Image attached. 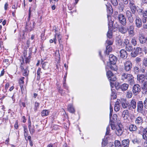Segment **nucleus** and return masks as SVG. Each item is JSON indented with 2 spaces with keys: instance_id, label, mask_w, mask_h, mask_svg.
I'll return each instance as SVG.
<instances>
[{
  "instance_id": "3c124183",
  "label": "nucleus",
  "mask_w": 147,
  "mask_h": 147,
  "mask_svg": "<svg viewBox=\"0 0 147 147\" xmlns=\"http://www.w3.org/2000/svg\"><path fill=\"white\" fill-rule=\"evenodd\" d=\"M142 65L145 67H147V58H145L142 61Z\"/></svg>"
},
{
  "instance_id": "b1692460",
  "label": "nucleus",
  "mask_w": 147,
  "mask_h": 147,
  "mask_svg": "<svg viewBox=\"0 0 147 147\" xmlns=\"http://www.w3.org/2000/svg\"><path fill=\"white\" fill-rule=\"evenodd\" d=\"M120 106L119 101H117L115 103L114 110L116 112L119 111L120 109Z\"/></svg>"
},
{
  "instance_id": "72a5a7b5",
  "label": "nucleus",
  "mask_w": 147,
  "mask_h": 147,
  "mask_svg": "<svg viewBox=\"0 0 147 147\" xmlns=\"http://www.w3.org/2000/svg\"><path fill=\"white\" fill-rule=\"evenodd\" d=\"M107 7V11L108 13L109 14H112L113 13V10L112 8V7L110 5L108 6L106 5Z\"/></svg>"
},
{
  "instance_id": "ddd939ff",
  "label": "nucleus",
  "mask_w": 147,
  "mask_h": 147,
  "mask_svg": "<svg viewBox=\"0 0 147 147\" xmlns=\"http://www.w3.org/2000/svg\"><path fill=\"white\" fill-rule=\"evenodd\" d=\"M109 59L110 64H115L117 59V58L113 55H110L109 56Z\"/></svg>"
},
{
  "instance_id": "f257e3e1",
  "label": "nucleus",
  "mask_w": 147,
  "mask_h": 147,
  "mask_svg": "<svg viewBox=\"0 0 147 147\" xmlns=\"http://www.w3.org/2000/svg\"><path fill=\"white\" fill-rule=\"evenodd\" d=\"M121 80L123 81L128 82L131 84L134 83V77L133 75L129 74L123 73L121 74Z\"/></svg>"
},
{
  "instance_id": "ea45409f",
  "label": "nucleus",
  "mask_w": 147,
  "mask_h": 147,
  "mask_svg": "<svg viewBox=\"0 0 147 147\" xmlns=\"http://www.w3.org/2000/svg\"><path fill=\"white\" fill-rule=\"evenodd\" d=\"M58 92L60 93L62 96H64L65 94V92L64 90L61 88L60 87L58 88Z\"/></svg>"
},
{
  "instance_id": "4d7b16f0",
  "label": "nucleus",
  "mask_w": 147,
  "mask_h": 147,
  "mask_svg": "<svg viewBox=\"0 0 147 147\" xmlns=\"http://www.w3.org/2000/svg\"><path fill=\"white\" fill-rule=\"evenodd\" d=\"M127 18L129 22L132 23L133 22L134 19L132 16L128 17Z\"/></svg>"
},
{
  "instance_id": "c756f323",
  "label": "nucleus",
  "mask_w": 147,
  "mask_h": 147,
  "mask_svg": "<svg viewBox=\"0 0 147 147\" xmlns=\"http://www.w3.org/2000/svg\"><path fill=\"white\" fill-rule=\"evenodd\" d=\"M113 87V88H112L111 87V90L112 91V93L111 94V97H113V99H115L117 98V96H116V91L114 90H113L112 88H114Z\"/></svg>"
},
{
  "instance_id": "c9c22d12",
  "label": "nucleus",
  "mask_w": 147,
  "mask_h": 147,
  "mask_svg": "<svg viewBox=\"0 0 147 147\" xmlns=\"http://www.w3.org/2000/svg\"><path fill=\"white\" fill-rule=\"evenodd\" d=\"M41 70V69L39 67L37 72V80H39L40 78V74L42 73Z\"/></svg>"
},
{
  "instance_id": "5fc2aeb1",
  "label": "nucleus",
  "mask_w": 147,
  "mask_h": 147,
  "mask_svg": "<svg viewBox=\"0 0 147 147\" xmlns=\"http://www.w3.org/2000/svg\"><path fill=\"white\" fill-rule=\"evenodd\" d=\"M39 103L38 102H35L34 105V110L35 111H36L38 108H39Z\"/></svg>"
},
{
  "instance_id": "37998d69",
  "label": "nucleus",
  "mask_w": 147,
  "mask_h": 147,
  "mask_svg": "<svg viewBox=\"0 0 147 147\" xmlns=\"http://www.w3.org/2000/svg\"><path fill=\"white\" fill-rule=\"evenodd\" d=\"M24 136L25 139H26V138L28 136V131L26 127L24 126Z\"/></svg>"
},
{
  "instance_id": "5701e85b",
  "label": "nucleus",
  "mask_w": 147,
  "mask_h": 147,
  "mask_svg": "<svg viewBox=\"0 0 147 147\" xmlns=\"http://www.w3.org/2000/svg\"><path fill=\"white\" fill-rule=\"evenodd\" d=\"M129 143V140L128 139L123 140L122 141V145L124 147H128Z\"/></svg>"
},
{
  "instance_id": "79ce46f5",
  "label": "nucleus",
  "mask_w": 147,
  "mask_h": 147,
  "mask_svg": "<svg viewBox=\"0 0 147 147\" xmlns=\"http://www.w3.org/2000/svg\"><path fill=\"white\" fill-rule=\"evenodd\" d=\"M126 96V97L128 98H131L132 96V94L131 92V91H128L127 92Z\"/></svg>"
},
{
  "instance_id": "bf43d9fd",
  "label": "nucleus",
  "mask_w": 147,
  "mask_h": 147,
  "mask_svg": "<svg viewBox=\"0 0 147 147\" xmlns=\"http://www.w3.org/2000/svg\"><path fill=\"white\" fill-rule=\"evenodd\" d=\"M113 65H111L109 67L112 70H113L114 71H115L116 69V68L115 67V64H113Z\"/></svg>"
},
{
  "instance_id": "c03bdc74",
  "label": "nucleus",
  "mask_w": 147,
  "mask_h": 147,
  "mask_svg": "<svg viewBox=\"0 0 147 147\" xmlns=\"http://www.w3.org/2000/svg\"><path fill=\"white\" fill-rule=\"evenodd\" d=\"M57 37V39H58V40L59 41V44H60V46H61V44L60 43L61 42V39L62 37V36L60 34H57V35L56 36V37Z\"/></svg>"
},
{
  "instance_id": "e2e57ef3",
  "label": "nucleus",
  "mask_w": 147,
  "mask_h": 147,
  "mask_svg": "<svg viewBox=\"0 0 147 147\" xmlns=\"http://www.w3.org/2000/svg\"><path fill=\"white\" fill-rule=\"evenodd\" d=\"M128 33L130 35H131L132 36L134 35V30H128Z\"/></svg>"
},
{
  "instance_id": "774afa93",
  "label": "nucleus",
  "mask_w": 147,
  "mask_h": 147,
  "mask_svg": "<svg viewBox=\"0 0 147 147\" xmlns=\"http://www.w3.org/2000/svg\"><path fill=\"white\" fill-rule=\"evenodd\" d=\"M147 18L146 17H143V18L142 19V22L143 23L145 24L147 22Z\"/></svg>"
},
{
  "instance_id": "f704fd0d",
  "label": "nucleus",
  "mask_w": 147,
  "mask_h": 147,
  "mask_svg": "<svg viewBox=\"0 0 147 147\" xmlns=\"http://www.w3.org/2000/svg\"><path fill=\"white\" fill-rule=\"evenodd\" d=\"M106 53L107 54L109 55L110 52H111L112 49V47L111 46L106 45Z\"/></svg>"
},
{
  "instance_id": "20e7f679",
  "label": "nucleus",
  "mask_w": 147,
  "mask_h": 147,
  "mask_svg": "<svg viewBox=\"0 0 147 147\" xmlns=\"http://www.w3.org/2000/svg\"><path fill=\"white\" fill-rule=\"evenodd\" d=\"M120 102L123 109L130 110L129 103L126 99H122Z\"/></svg>"
},
{
  "instance_id": "13d9d810",
  "label": "nucleus",
  "mask_w": 147,
  "mask_h": 147,
  "mask_svg": "<svg viewBox=\"0 0 147 147\" xmlns=\"http://www.w3.org/2000/svg\"><path fill=\"white\" fill-rule=\"evenodd\" d=\"M111 127V129L112 130H114L116 128L114 124V122H111L110 123Z\"/></svg>"
},
{
  "instance_id": "c85d7f7f",
  "label": "nucleus",
  "mask_w": 147,
  "mask_h": 147,
  "mask_svg": "<svg viewBox=\"0 0 147 147\" xmlns=\"http://www.w3.org/2000/svg\"><path fill=\"white\" fill-rule=\"evenodd\" d=\"M132 142L134 144H140L141 142V141L140 139L136 138L132 140Z\"/></svg>"
},
{
  "instance_id": "f3484780",
  "label": "nucleus",
  "mask_w": 147,
  "mask_h": 147,
  "mask_svg": "<svg viewBox=\"0 0 147 147\" xmlns=\"http://www.w3.org/2000/svg\"><path fill=\"white\" fill-rule=\"evenodd\" d=\"M143 121L142 118L140 116H139L136 119L135 123L137 125H140L143 123Z\"/></svg>"
},
{
  "instance_id": "052dcab7",
  "label": "nucleus",
  "mask_w": 147,
  "mask_h": 147,
  "mask_svg": "<svg viewBox=\"0 0 147 147\" xmlns=\"http://www.w3.org/2000/svg\"><path fill=\"white\" fill-rule=\"evenodd\" d=\"M110 127L109 125L106 128V135H108L110 132Z\"/></svg>"
},
{
  "instance_id": "f8f14e48",
  "label": "nucleus",
  "mask_w": 147,
  "mask_h": 147,
  "mask_svg": "<svg viewBox=\"0 0 147 147\" xmlns=\"http://www.w3.org/2000/svg\"><path fill=\"white\" fill-rule=\"evenodd\" d=\"M138 39L140 43L141 44H144L146 42L145 37L142 34H139Z\"/></svg>"
},
{
  "instance_id": "393cba45",
  "label": "nucleus",
  "mask_w": 147,
  "mask_h": 147,
  "mask_svg": "<svg viewBox=\"0 0 147 147\" xmlns=\"http://www.w3.org/2000/svg\"><path fill=\"white\" fill-rule=\"evenodd\" d=\"M41 63L42 64V67L44 70L48 69L49 67V64L47 62L43 63V61L41 62Z\"/></svg>"
},
{
  "instance_id": "f03ea898",
  "label": "nucleus",
  "mask_w": 147,
  "mask_h": 147,
  "mask_svg": "<svg viewBox=\"0 0 147 147\" xmlns=\"http://www.w3.org/2000/svg\"><path fill=\"white\" fill-rule=\"evenodd\" d=\"M107 77L110 81L111 87L113 88L114 87L115 81L116 80L115 76L113 75L112 72L110 71L107 72Z\"/></svg>"
},
{
  "instance_id": "2f4dec72",
  "label": "nucleus",
  "mask_w": 147,
  "mask_h": 147,
  "mask_svg": "<svg viewBox=\"0 0 147 147\" xmlns=\"http://www.w3.org/2000/svg\"><path fill=\"white\" fill-rule=\"evenodd\" d=\"M28 128L31 135H33L35 132L34 126V125L28 126Z\"/></svg>"
},
{
  "instance_id": "7ed1b4c3",
  "label": "nucleus",
  "mask_w": 147,
  "mask_h": 147,
  "mask_svg": "<svg viewBox=\"0 0 147 147\" xmlns=\"http://www.w3.org/2000/svg\"><path fill=\"white\" fill-rule=\"evenodd\" d=\"M124 70L127 72L130 71L132 69V64L131 61H126L124 63Z\"/></svg>"
},
{
  "instance_id": "0e129e2a",
  "label": "nucleus",
  "mask_w": 147,
  "mask_h": 147,
  "mask_svg": "<svg viewBox=\"0 0 147 147\" xmlns=\"http://www.w3.org/2000/svg\"><path fill=\"white\" fill-rule=\"evenodd\" d=\"M144 107L147 109V98H146V100L144 101Z\"/></svg>"
},
{
  "instance_id": "58836bf2",
  "label": "nucleus",
  "mask_w": 147,
  "mask_h": 147,
  "mask_svg": "<svg viewBox=\"0 0 147 147\" xmlns=\"http://www.w3.org/2000/svg\"><path fill=\"white\" fill-rule=\"evenodd\" d=\"M23 72V75L25 76H28L29 73V71L26 68L22 71Z\"/></svg>"
},
{
  "instance_id": "4be33fe9",
  "label": "nucleus",
  "mask_w": 147,
  "mask_h": 147,
  "mask_svg": "<svg viewBox=\"0 0 147 147\" xmlns=\"http://www.w3.org/2000/svg\"><path fill=\"white\" fill-rule=\"evenodd\" d=\"M107 17L108 19V23L109 29L112 28V27L113 26V22L111 19V16L109 15H107Z\"/></svg>"
},
{
  "instance_id": "aec40b11",
  "label": "nucleus",
  "mask_w": 147,
  "mask_h": 147,
  "mask_svg": "<svg viewBox=\"0 0 147 147\" xmlns=\"http://www.w3.org/2000/svg\"><path fill=\"white\" fill-rule=\"evenodd\" d=\"M137 80L139 81V82L142 83L144 81L145 79V76L144 75L139 74L137 75Z\"/></svg>"
},
{
  "instance_id": "6ab92c4d",
  "label": "nucleus",
  "mask_w": 147,
  "mask_h": 147,
  "mask_svg": "<svg viewBox=\"0 0 147 147\" xmlns=\"http://www.w3.org/2000/svg\"><path fill=\"white\" fill-rule=\"evenodd\" d=\"M119 31L123 34L126 33L128 30V28L124 27L123 26H121L118 28Z\"/></svg>"
},
{
  "instance_id": "bb28decb",
  "label": "nucleus",
  "mask_w": 147,
  "mask_h": 147,
  "mask_svg": "<svg viewBox=\"0 0 147 147\" xmlns=\"http://www.w3.org/2000/svg\"><path fill=\"white\" fill-rule=\"evenodd\" d=\"M130 131H136L137 129L136 126L134 124H131L129 127Z\"/></svg>"
},
{
  "instance_id": "864d4df0",
  "label": "nucleus",
  "mask_w": 147,
  "mask_h": 147,
  "mask_svg": "<svg viewBox=\"0 0 147 147\" xmlns=\"http://www.w3.org/2000/svg\"><path fill=\"white\" fill-rule=\"evenodd\" d=\"M111 2L112 4L114 6H116L118 5V2L117 0H111Z\"/></svg>"
},
{
  "instance_id": "69168bd1",
  "label": "nucleus",
  "mask_w": 147,
  "mask_h": 147,
  "mask_svg": "<svg viewBox=\"0 0 147 147\" xmlns=\"http://www.w3.org/2000/svg\"><path fill=\"white\" fill-rule=\"evenodd\" d=\"M134 26L133 25H131L129 26L128 30H134Z\"/></svg>"
},
{
  "instance_id": "dca6fc26",
  "label": "nucleus",
  "mask_w": 147,
  "mask_h": 147,
  "mask_svg": "<svg viewBox=\"0 0 147 147\" xmlns=\"http://www.w3.org/2000/svg\"><path fill=\"white\" fill-rule=\"evenodd\" d=\"M129 116V113L128 109H125L123 111L122 117L124 119H128Z\"/></svg>"
},
{
  "instance_id": "338daca9",
  "label": "nucleus",
  "mask_w": 147,
  "mask_h": 147,
  "mask_svg": "<svg viewBox=\"0 0 147 147\" xmlns=\"http://www.w3.org/2000/svg\"><path fill=\"white\" fill-rule=\"evenodd\" d=\"M143 28L147 31V23L143 24Z\"/></svg>"
},
{
  "instance_id": "412c9836",
  "label": "nucleus",
  "mask_w": 147,
  "mask_h": 147,
  "mask_svg": "<svg viewBox=\"0 0 147 147\" xmlns=\"http://www.w3.org/2000/svg\"><path fill=\"white\" fill-rule=\"evenodd\" d=\"M123 130L119 126L116 127L115 133L118 136H121L123 132Z\"/></svg>"
},
{
  "instance_id": "2eb2a0df",
  "label": "nucleus",
  "mask_w": 147,
  "mask_h": 147,
  "mask_svg": "<svg viewBox=\"0 0 147 147\" xmlns=\"http://www.w3.org/2000/svg\"><path fill=\"white\" fill-rule=\"evenodd\" d=\"M120 57L123 59H126L128 56V54L126 51L124 49H122L120 51Z\"/></svg>"
},
{
  "instance_id": "473e14b6",
  "label": "nucleus",
  "mask_w": 147,
  "mask_h": 147,
  "mask_svg": "<svg viewBox=\"0 0 147 147\" xmlns=\"http://www.w3.org/2000/svg\"><path fill=\"white\" fill-rule=\"evenodd\" d=\"M55 34L54 35V38H53V40L50 39L49 40V42L50 43H52L53 42H54V43L55 44H56L57 43V39H56V36L57 35V33H56L57 30H55Z\"/></svg>"
},
{
  "instance_id": "e433bc0d",
  "label": "nucleus",
  "mask_w": 147,
  "mask_h": 147,
  "mask_svg": "<svg viewBox=\"0 0 147 147\" xmlns=\"http://www.w3.org/2000/svg\"><path fill=\"white\" fill-rule=\"evenodd\" d=\"M125 49L128 52H131L133 50V47L131 45H129L126 46Z\"/></svg>"
},
{
  "instance_id": "680f3d73",
  "label": "nucleus",
  "mask_w": 147,
  "mask_h": 147,
  "mask_svg": "<svg viewBox=\"0 0 147 147\" xmlns=\"http://www.w3.org/2000/svg\"><path fill=\"white\" fill-rule=\"evenodd\" d=\"M24 78H25L24 77H22L20 78V80H19L20 84H23L24 83Z\"/></svg>"
},
{
  "instance_id": "a878e982",
  "label": "nucleus",
  "mask_w": 147,
  "mask_h": 147,
  "mask_svg": "<svg viewBox=\"0 0 147 147\" xmlns=\"http://www.w3.org/2000/svg\"><path fill=\"white\" fill-rule=\"evenodd\" d=\"M67 109L70 112L73 113L75 112L74 108L72 105H69L67 107Z\"/></svg>"
},
{
  "instance_id": "7c9ffc66",
  "label": "nucleus",
  "mask_w": 147,
  "mask_h": 147,
  "mask_svg": "<svg viewBox=\"0 0 147 147\" xmlns=\"http://www.w3.org/2000/svg\"><path fill=\"white\" fill-rule=\"evenodd\" d=\"M34 24L35 22L33 21L30 22L29 25V24H27V26L30 28V31H31L34 28Z\"/></svg>"
},
{
  "instance_id": "4c0bfd02",
  "label": "nucleus",
  "mask_w": 147,
  "mask_h": 147,
  "mask_svg": "<svg viewBox=\"0 0 147 147\" xmlns=\"http://www.w3.org/2000/svg\"><path fill=\"white\" fill-rule=\"evenodd\" d=\"M110 28L109 29V30L107 34V37L109 38H112V30Z\"/></svg>"
},
{
  "instance_id": "a19ab883",
  "label": "nucleus",
  "mask_w": 147,
  "mask_h": 147,
  "mask_svg": "<svg viewBox=\"0 0 147 147\" xmlns=\"http://www.w3.org/2000/svg\"><path fill=\"white\" fill-rule=\"evenodd\" d=\"M115 147H121V145L120 142L118 140H116L114 142Z\"/></svg>"
},
{
  "instance_id": "a18cd8bd",
  "label": "nucleus",
  "mask_w": 147,
  "mask_h": 147,
  "mask_svg": "<svg viewBox=\"0 0 147 147\" xmlns=\"http://www.w3.org/2000/svg\"><path fill=\"white\" fill-rule=\"evenodd\" d=\"M134 71L135 74H137L140 72V69L138 67L135 66L134 68Z\"/></svg>"
},
{
  "instance_id": "cd10ccee",
  "label": "nucleus",
  "mask_w": 147,
  "mask_h": 147,
  "mask_svg": "<svg viewBox=\"0 0 147 147\" xmlns=\"http://www.w3.org/2000/svg\"><path fill=\"white\" fill-rule=\"evenodd\" d=\"M49 113V111L48 110H44L41 112V115L42 117L47 116Z\"/></svg>"
},
{
  "instance_id": "8fccbe9b",
  "label": "nucleus",
  "mask_w": 147,
  "mask_h": 147,
  "mask_svg": "<svg viewBox=\"0 0 147 147\" xmlns=\"http://www.w3.org/2000/svg\"><path fill=\"white\" fill-rule=\"evenodd\" d=\"M113 41L107 40L106 41V45L111 46L113 44Z\"/></svg>"
},
{
  "instance_id": "9b49d317",
  "label": "nucleus",
  "mask_w": 147,
  "mask_h": 147,
  "mask_svg": "<svg viewBox=\"0 0 147 147\" xmlns=\"http://www.w3.org/2000/svg\"><path fill=\"white\" fill-rule=\"evenodd\" d=\"M143 104L142 101H139L137 104V111L138 113H142L143 110Z\"/></svg>"
},
{
  "instance_id": "603ef678",
  "label": "nucleus",
  "mask_w": 147,
  "mask_h": 147,
  "mask_svg": "<svg viewBox=\"0 0 147 147\" xmlns=\"http://www.w3.org/2000/svg\"><path fill=\"white\" fill-rule=\"evenodd\" d=\"M132 12L129 10L127 11L126 12V15L127 18L132 16Z\"/></svg>"
},
{
  "instance_id": "a211bd4d",
  "label": "nucleus",
  "mask_w": 147,
  "mask_h": 147,
  "mask_svg": "<svg viewBox=\"0 0 147 147\" xmlns=\"http://www.w3.org/2000/svg\"><path fill=\"white\" fill-rule=\"evenodd\" d=\"M141 130L143 131L142 138L143 139H147V128L144 129L142 126L139 127Z\"/></svg>"
},
{
  "instance_id": "0eeeda50",
  "label": "nucleus",
  "mask_w": 147,
  "mask_h": 147,
  "mask_svg": "<svg viewBox=\"0 0 147 147\" xmlns=\"http://www.w3.org/2000/svg\"><path fill=\"white\" fill-rule=\"evenodd\" d=\"M142 49L140 47H137L135 49V48L133 49L131 53V56L133 57H136L139 53H141Z\"/></svg>"
},
{
  "instance_id": "4468645a",
  "label": "nucleus",
  "mask_w": 147,
  "mask_h": 147,
  "mask_svg": "<svg viewBox=\"0 0 147 147\" xmlns=\"http://www.w3.org/2000/svg\"><path fill=\"white\" fill-rule=\"evenodd\" d=\"M129 103L130 110L134 109H136V102L135 99H132Z\"/></svg>"
},
{
  "instance_id": "423d86ee",
  "label": "nucleus",
  "mask_w": 147,
  "mask_h": 147,
  "mask_svg": "<svg viewBox=\"0 0 147 147\" xmlns=\"http://www.w3.org/2000/svg\"><path fill=\"white\" fill-rule=\"evenodd\" d=\"M141 91L140 87L138 84L134 85L132 88V92L133 94L135 96H136L139 94Z\"/></svg>"
},
{
  "instance_id": "9d476101",
  "label": "nucleus",
  "mask_w": 147,
  "mask_h": 147,
  "mask_svg": "<svg viewBox=\"0 0 147 147\" xmlns=\"http://www.w3.org/2000/svg\"><path fill=\"white\" fill-rule=\"evenodd\" d=\"M135 23L136 27L138 28H141L142 26V20L141 18L138 16H136L135 20Z\"/></svg>"
},
{
  "instance_id": "de8ad7c7",
  "label": "nucleus",
  "mask_w": 147,
  "mask_h": 147,
  "mask_svg": "<svg viewBox=\"0 0 147 147\" xmlns=\"http://www.w3.org/2000/svg\"><path fill=\"white\" fill-rule=\"evenodd\" d=\"M137 11L138 14L140 15H142V13L144 11L143 9L140 8L138 7V8Z\"/></svg>"
},
{
  "instance_id": "09e8293b",
  "label": "nucleus",
  "mask_w": 147,
  "mask_h": 147,
  "mask_svg": "<svg viewBox=\"0 0 147 147\" xmlns=\"http://www.w3.org/2000/svg\"><path fill=\"white\" fill-rule=\"evenodd\" d=\"M9 86V83H7L5 85V89L3 90V92L4 93H5L7 91V90Z\"/></svg>"
},
{
  "instance_id": "39448f33",
  "label": "nucleus",
  "mask_w": 147,
  "mask_h": 147,
  "mask_svg": "<svg viewBox=\"0 0 147 147\" xmlns=\"http://www.w3.org/2000/svg\"><path fill=\"white\" fill-rule=\"evenodd\" d=\"M129 7L133 14H135L138 7L136 6L134 2L133 1H130L129 3Z\"/></svg>"
},
{
  "instance_id": "6e6552de",
  "label": "nucleus",
  "mask_w": 147,
  "mask_h": 147,
  "mask_svg": "<svg viewBox=\"0 0 147 147\" xmlns=\"http://www.w3.org/2000/svg\"><path fill=\"white\" fill-rule=\"evenodd\" d=\"M118 18L120 24L123 26L126 25L127 23L126 19L124 15L122 14H120L118 15Z\"/></svg>"
},
{
  "instance_id": "49530a36",
  "label": "nucleus",
  "mask_w": 147,
  "mask_h": 147,
  "mask_svg": "<svg viewBox=\"0 0 147 147\" xmlns=\"http://www.w3.org/2000/svg\"><path fill=\"white\" fill-rule=\"evenodd\" d=\"M131 42L134 46H136L137 44V42L136 38L134 37L131 39Z\"/></svg>"
},
{
  "instance_id": "6e6d98bb",
  "label": "nucleus",
  "mask_w": 147,
  "mask_h": 147,
  "mask_svg": "<svg viewBox=\"0 0 147 147\" xmlns=\"http://www.w3.org/2000/svg\"><path fill=\"white\" fill-rule=\"evenodd\" d=\"M63 87L64 89L67 90V92H68V87L67 85L66 82H63Z\"/></svg>"
},
{
  "instance_id": "1a4fd4ad",
  "label": "nucleus",
  "mask_w": 147,
  "mask_h": 147,
  "mask_svg": "<svg viewBox=\"0 0 147 147\" xmlns=\"http://www.w3.org/2000/svg\"><path fill=\"white\" fill-rule=\"evenodd\" d=\"M129 85L126 83H124L120 86L119 85L116 86V84H115L114 86L117 90H118L120 88L121 90L123 91H126L128 88Z\"/></svg>"
}]
</instances>
